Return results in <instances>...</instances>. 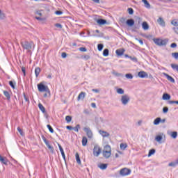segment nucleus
<instances>
[{"instance_id": "de8ad7c7", "label": "nucleus", "mask_w": 178, "mask_h": 178, "mask_svg": "<svg viewBox=\"0 0 178 178\" xmlns=\"http://www.w3.org/2000/svg\"><path fill=\"white\" fill-rule=\"evenodd\" d=\"M113 74H114V76H116L117 77H120L123 76L122 74L118 72H113Z\"/></svg>"}, {"instance_id": "412c9836", "label": "nucleus", "mask_w": 178, "mask_h": 178, "mask_svg": "<svg viewBox=\"0 0 178 178\" xmlns=\"http://www.w3.org/2000/svg\"><path fill=\"white\" fill-rule=\"evenodd\" d=\"M97 23H98V24H100L101 26H102L104 24H106V20H105L104 19H97Z\"/></svg>"}, {"instance_id": "864d4df0", "label": "nucleus", "mask_w": 178, "mask_h": 178, "mask_svg": "<svg viewBox=\"0 0 178 178\" xmlns=\"http://www.w3.org/2000/svg\"><path fill=\"white\" fill-rule=\"evenodd\" d=\"M79 51H81V52H87V49L86 47H80Z\"/></svg>"}, {"instance_id": "c03bdc74", "label": "nucleus", "mask_w": 178, "mask_h": 178, "mask_svg": "<svg viewBox=\"0 0 178 178\" xmlns=\"http://www.w3.org/2000/svg\"><path fill=\"white\" fill-rule=\"evenodd\" d=\"M47 129H49L50 133H54V129L52 128V127L49 124H47Z\"/></svg>"}, {"instance_id": "6ab92c4d", "label": "nucleus", "mask_w": 178, "mask_h": 178, "mask_svg": "<svg viewBox=\"0 0 178 178\" xmlns=\"http://www.w3.org/2000/svg\"><path fill=\"white\" fill-rule=\"evenodd\" d=\"M142 2H143V3L145 5V8H146L147 9H151V4H149L148 1H147V0H142Z\"/></svg>"}, {"instance_id": "bb28decb", "label": "nucleus", "mask_w": 178, "mask_h": 178, "mask_svg": "<svg viewBox=\"0 0 178 178\" xmlns=\"http://www.w3.org/2000/svg\"><path fill=\"white\" fill-rule=\"evenodd\" d=\"M40 73H41V69L38 67L35 69V74L36 77H38V76L40 75Z\"/></svg>"}, {"instance_id": "69168bd1", "label": "nucleus", "mask_w": 178, "mask_h": 178, "mask_svg": "<svg viewBox=\"0 0 178 178\" xmlns=\"http://www.w3.org/2000/svg\"><path fill=\"white\" fill-rule=\"evenodd\" d=\"M35 15H38V16H42V13H41V11H36Z\"/></svg>"}, {"instance_id": "aec40b11", "label": "nucleus", "mask_w": 178, "mask_h": 178, "mask_svg": "<svg viewBox=\"0 0 178 178\" xmlns=\"http://www.w3.org/2000/svg\"><path fill=\"white\" fill-rule=\"evenodd\" d=\"M83 98H86V92H81L79 95H78V101H80V99H83Z\"/></svg>"}, {"instance_id": "bf43d9fd", "label": "nucleus", "mask_w": 178, "mask_h": 178, "mask_svg": "<svg viewBox=\"0 0 178 178\" xmlns=\"http://www.w3.org/2000/svg\"><path fill=\"white\" fill-rule=\"evenodd\" d=\"M136 22H138V23L140 24V23H141V22H142L141 18L140 17H137Z\"/></svg>"}, {"instance_id": "6e6d98bb", "label": "nucleus", "mask_w": 178, "mask_h": 178, "mask_svg": "<svg viewBox=\"0 0 178 178\" xmlns=\"http://www.w3.org/2000/svg\"><path fill=\"white\" fill-rule=\"evenodd\" d=\"M129 59H131V60H133V62H137V58L136 57L129 56Z\"/></svg>"}, {"instance_id": "a878e982", "label": "nucleus", "mask_w": 178, "mask_h": 178, "mask_svg": "<svg viewBox=\"0 0 178 178\" xmlns=\"http://www.w3.org/2000/svg\"><path fill=\"white\" fill-rule=\"evenodd\" d=\"M99 168L100 169H102V170H105V169H106V168H108V164L102 163L99 165Z\"/></svg>"}, {"instance_id": "37998d69", "label": "nucleus", "mask_w": 178, "mask_h": 178, "mask_svg": "<svg viewBox=\"0 0 178 178\" xmlns=\"http://www.w3.org/2000/svg\"><path fill=\"white\" fill-rule=\"evenodd\" d=\"M128 13L129 15H133V13H134V10H133L131 8H128Z\"/></svg>"}, {"instance_id": "09e8293b", "label": "nucleus", "mask_w": 178, "mask_h": 178, "mask_svg": "<svg viewBox=\"0 0 178 178\" xmlns=\"http://www.w3.org/2000/svg\"><path fill=\"white\" fill-rule=\"evenodd\" d=\"M168 103H169L170 105H172V104H177V105H178V101L170 100V101L168 102Z\"/></svg>"}, {"instance_id": "7c9ffc66", "label": "nucleus", "mask_w": 178, "mask_h": 178, "mask_svg": "<svg viewBox=\"0 0 178 178\" xmlns=\"http://www.w3.org/2000/svg\"><path fill=\"white\" fill-rule=\"evenodd\" d=\"M170 99V95L168 94V93H165L163 95V99L164 100H168Z\"/></svg>"}, {"instance_id": "0eeeda50", "label": "nucleus", "mask_w": 178, "mask_h": 178, "mask_svg": "<svg viewBox=\"0 0 178 178\" xmlns=\"http://www.w3.org/2000/svg\"><path fill=\"white\" fill-rule=\"evenodd\" d=\"M83 131L86 134V136L88 138H92L94 134H92V131L88 127H86L83 128Z\"/></svg>"}, {"instance_id": "58836bf2", "label": "nucleus", "mask_w": 178, "mask_h": 178, "mask_svg": "<svg viewBox=\"0 0 178 178\" xmlns=\"http://www.w3.org/2000/svg\"><path fill=\"white\" fill-rule=\"evenodd\" d=\"M127 147V144H126V143L120 144V149H122L123 151H124V149H126Z\"/></svg>"}, {"instance_id": "c756f323", "label": "nucleus", "mask_w": 178, "mask_h": 178, "mask_svg": "<svg viewBox=\"0 0 178 178\" xmlns=\"http://www.w3.org/2000/svg\"><path fill=\"white\" fill-rule=\"evenodd\" d=\"M3 95H5V97H6L8 101H9V99H10V94H9V92L4 90Z\"/></svg>"}, {"instance_id": "680f3d73", "label": "nucleus", "mask_w": 178, "mask_h": 178, "mask_svg": "<svg viewBox=\"0 0 178 178\" xmlns=\"http://www.w3.org/2000/svg\"><path fill=\"white\" fill-rule=\"evenodd\" d=\"M56 27H57L58 29H62V24H55Z\"/></svg>"}, {"instance_id": "c85d7f7f", "label": "nucleus", "mask_w": 178, "mask_h": 178, "mask_svg": "<svg viewBox=\"0 0 178 178\" xmlns=\"http://www.w3.org/2000/svg\"><path fill=\"white\" fill-rule=\"evenodd\" d=\"M9 85L10 86V87H12V88L13 90H15V88H16V82H15L13 81H9Z\"/></svg>"}, {"instance_id": "f257e3e1", "label": "nucleus", "mask_w": 178, "mask_h": 178, "mask_svg": "<svg viewBox=\"0 0 178 178\" xmlns=\"http://www.w3.org/2000/svg\"><path fill=\"white\" fill-rule=\"evenodd\" d=\"M21 45L24 49H26L28 52H30L31 49H33V47H34V42L29 41H22L21 42Z\"/></svg>"}, {"instance_id": "423d86ee", "label": "nucleus", "mask_w": 178, "mask_h": 178, "mask_svg": "<svg viewBox=\"0 0 178 178\" xmlns=\"http://www.w3.org/2000/svg\"><path fill=\"white\" fill-rule=\"evenodd\" d=\"M101 152H102V149L99 147V145H95L93 148L94 156H99V155L101 154Z\"/></svg>"}, {"instance_id": "2f4dec72", "label": "nucleus", "mask_w": 178, "mask_h": 178, "mask_svg": "<svg viewBox=\"0 0 178 178\" xmlns=\"http://www.w3.org/2000/svg\"><path fill=\"white\" fill-rule=\"evenodd\" d=\"M170 136L172 137V138H177V131H172L170 134Z\"/></svg>"}, {"instance_id": "774afa93", "label": "nucleus", "mask_w": 178, "mask_h": 178, "mask_svg": "<svg viewBox=\"0 0 178 178\" xmlns=\"http://www.w3.org/2000/svg\"><path fill=\"white\" fill-rule=\"evenodd\" d=\"M66 129H67V130H73V127H72V126H67V127H66Z\"/></svg>"}, {"instance_id": "6e6552de", "label": "nucleus", "mask_w": 178, "mask_h": 178, "mask_svg": "<svg viewBox=\"0 0 178 178\" xmlns=\"http://www.w3.org/2000/svg\"><path fill=\"white\" fill-rule=\"evenodd\" d=\"M165 140L166 136L163 133H160L155 137V140L157 141V143H159V144L162 143V140Z\"/></svg>"}, {"instance_id": "3c124183", "label": "nucleus", "mask_w": 178, "mask_h": 178, "mask_svg": "<svg viewBox=\"0 0 178 178\" xmlns=\"http://www.w3.org/2000/svg\"><path fill=\"white\" fill-rule=\"evenodd\" d=\"M171 24H172V26H178V22L176 20H172Z\"/></svg>"}, {"instance_id": "13d9d810", "label": "nucleus", "mask_w": 178, "mask_h": 178, "mask_svg": "<svg viewBox=\"0 0 178 178\" xmlns=\"http://www.w3.org/2000/svg\"><path fill=\"white\" fill-rule=\"evenodd\" d=\"M177 47V44H176V43H172L170 44L171 48H176Z\"/></svg>"}, {"instance_id": "c9c22d12", "label": "nucleus", "mask_w": 178, "mask_h": 178, "mask_svg": "<svg viewBox=\"0 0 178 178\" xmlns=\"http://www.w3.org/2000/svg\"><path fill=\"white\" fill-rule=\"evenodd\" d=\"M117 93L120 94V95H123V94H124V90L122 88H118L117 89Z\"/></svg>"}, {"instance_id": "49530a36", "label": "nucleus", "mask_w": 178, "mask_h": 178, "mask_svg": "<svg viewBox=\"0 0 178 178\" xmlns=\"http://www.w3.org/2000/svg\"><path fill=\"white\" fill-rule=\"evenodd\" d=\"M163 113H168V112H169V108L168 107H163Z\"/></svg>"}, {"instance_id": "a18cd8bd", "label": "nucleus", "mask_w": 178, "mask_h": 178, "mask_svg": "<svg viewBox=\"0 0 178 178\" xmlns=\"http://www.w3.org/2000/svg\"><path fill=\"white\" fill-rule=\"evenodd\" d=\"M126 18H121L120 19V23H121L122 24H124V23H126Z\"/></svg>"}, {"instance_id": "9b49d317", "label": "nucleus", "mask_w": 178, "mask_h": 178, "mask_svg": "<svg viewBox=\"0 0 178 178\" xmlns=\"http://www.w3.org/2000/svg\"><path fill=\"white\" fill-rule=\"evenodd\" d=\"M157 23L159 24V26H161V27H165L166 26L165 20H163V18L161 17H159L157 19Z\"/></svg>"}, {"instance_id": "4be33fe9", "label": "nucleus", "mask_w": 178, "mask_h": 178, "mask_svg": "<svg viewBox=\"0 0 178 178\" xmlns=\"http://www.w3.org/2000/svg\"><path fill=\"white\" fill-rule=\"evenodd\" d=\"M87 143H88V139H87V137L83 136L82 138V145L83 147H86L87 145Z\"/></svg>"}, {"instance_id": "4468645a", "label": "nucleus", "mask_w": 178, "mask_h": 178, "mask_svg": "<svg viewBox=\"0 0 178 178\" xmlns=\"http://www.w3.org/2000/svg\"><path fill=\"white\" fill-rule=\"evenodd\" d=\"M163 76H165L167 80H168V81H170V83H175V79H173V77H172L170 75L166 73H163Z\"/></svg>"}, {"instance_id": "4c0bfd02", "label": "nucleus", "mask_w": 178, "mask_h": 178, "mask_svg": "<svg viewBox=\"0 0 178 178\" xmlns=\"http://www.w3.org/2000/svg\"><path fill=\"white\" fill-rule=\"evenodd\" d=\"M171 67L173 70H177V72H178V65L171 64Z\"/></svg>"}, {"instance_id": "9d476101", "label": "nucleus", "mask_w": 178, "mask_h": 178, "mask_svg": "<svg viewBox=\"0 0 178 178\" xmlns=\"http://www.w3.org/2000/svg\"><path fill=\"white\" fill-rule=\"evenodd\" d=\"M44 144L47 145V148H49L51 151V152L54 153V147L51 146V145H49V141H48V140H47V138H45L44 136L42 137Z\"/></svg>"}, {"instance_id": "cd10ccee", "label": "nucleus", "mask_w": 178, "mask_h": 178, "mask_svg": "<svg viewBox=\"0 0 178 178\" xmlns=\"http://www.w3.org/2000/svg\"><path fill=\"white\" fill-rule=\"evenodd\" d=\"M154 124L155 126H158V124H159V123H161V118H157L154 120Z\"/></svg>"}, {"instance_id": "b1692460", "label": "nucleus", "mask_w": 178, "mask_h": 178, "mask_svg": "<svg viewBox=\"0 0 178 178\" xmlns=\"http://www.w3.org/2000/svg\"><path fill=\"white\" fill-rule=\"evenodd\" d=\"M38 108L42 113H45V107L41 103L38 104Z\"/></svg>"}, {"instance_id": "79ce46f5", "label": "nucleus", "mask_w": 178, "mask_h": 178, "mask_svg": "<svg viewBox=\"0 0 178 178\" xmlns=\"http://www.w3.org/2000/svg\"><path fill=\"white\" fill-rule=\"evenodd\" d=\"M125 77L127 79H133V74H125Z\"/></svg>"}, {"instance_id": "4d7b16f0", "label": "nucleus", "mask_w": 178, "mask_h": 178, "mask_svg": "<svg viewBox=\"0 0 178 178\" xmlns=\"http://www.w3.org/2000/svg\"><path fill=\"white\" fill-rule=\"evenodd\" d=\"M136 41H138V42L140 44V45H144V42H143V40H140L138 38H136Z\"/></svg>"}, {"instance_id": "f704fd0d", "label": "nucleus", "mask_w": 178, "mask_h": 178, "mask_svg": "<svg viewBox=\"0 0 178 178\" xmlns=\"http://www.w3.org/2000/svg\"><path fill=\"white\" fill-rule=\"evenodd\" d=\"M72 130H74L76 133H79V130H80V124H76L75 127H73Z\"/></svg>"}, {"instance_id": "e2e57ef3", "label": "nucleus", "mask_w": 178, "mask_h": 178, "mask_svg": "<svg viewBox=\"0 0 178 178\" xmlns=\"http://www.w3.org/2000/svg\"><path fill=\"white\" fill-rule=\"evenodd\" d=\"M62 58H66V56H67V54H66L65 52H63L61 54Z\"/></svg>"}, {"instance_id": "393cba45", "label": "nucleus", "mask_w": 178, "mask_h": 178, "mask_svg": "<svg viewBox=\"0 0 178 178\" xmlns=\"http://www.w3.org/2000/svg\"><path fill=\"white\" fill-rule=\"evenodd\" d=\"M75 156L77 163L79 165H81V160H80V156L79 155V153H76Z\"/></svg>"}, {"instance_id": "473e14b6", "label": "nucleus", "mask_w": 178, "mask_h": 178, "mask_svg": "<svg viewBox=\"0 0 178 178\" xmlns=\"http://www.w3.org/2000/svg\"><path fill=\"white\" fill-rule=\"evenodd\" d=\"M6 16L5 15V13H2V11L0 10V20H3L6 19Z\"/></svg>"}, {"instance_id": "5fc2aeb1", "label": "nucleus", "mask_w": 178, "mask_h": 178, "mask_svg": "<svg viewBox=\"0 0 178 178\" xmlns=\"http://www.w3.org/2000/svg\"><path fill=\"white\" fill-rule=\"evenodd\" d=\"M24 99L26 101V102H28V104L30 103V101L29 100V97H27V96H26L25 94H24Z\"/></svg>"}, {"instance_id": "603ef678", "label": "nucleus", "mask_w": 178, "mask_h": 178, "mask_svg": "<svg viewBox=\"0 0 178 178\" xmlns=\"http://www.w3.org/2000/svg\"><path fill=\"white\" fill-rule=\"evenodd\" d=\"M17 130L19 131V133L21 136H23V130H22V129H20V127H17Z\"/></svg>"}, {"instance_id": "dca6fc26", "label": "nucleus", "mask_w": 178, "mask_h": 178, "mask_svg": "<svg viewBox=\"0 0 178 178\" xmlns=\"http://www.w3.org/2000/svg\"><path fill=\"white\" fill-rule=\"evenodd\" d=\"M99 134L102 136V137H109L110 134L109 133L106 132V131L99 130Z\"/></svg>"}, {"instance_id": "052dcab7", "label": "nucleus", "mask_w": 178, "mask_h": 178, "mask_svg": "<svg viewBox=\"0 0 178 178\" xmlns=\"http://www.w3.org/2000/svg\"><path fill=\"white\" fill-rule=\"evenodd\" d=\"M55 13L58 15H60L63 13V12L60 11V10H57L55 12Z\"/></svg>"}, {"instance_id": "1a4fd4ad", "label": "nucleus", "mask_w": 178, "mask_h": 178, "mask_svg": "<svg viewBox=\"0 0 178 178\" xmlns=\"http://www.w3.org/2000/svg\"><path fill=\"white\" fill-rule=\"evenodd\" d=\"M131 173V170L126 168L121 169L120 171V174L121 175V176H129V175H130Z\"/></svg>"}, {"instance_id": "8fccbe9b", "label": "nucleus", "mask_w": 178, "mask_h": 178, "mask_svg": "<svg viewBox=\"0 0 178 178\" xmlns=\"http://www.w3.org/2000/svg\"><path fill=\"white\" fill-rule=\"evenodd\" d=\"M172 56H173V58H175V59H178V53H172Z\"/></svg>"}, {"instance_id": "39448f33", "label": "nucleus", "mask_w": 178, "mask_h": 178, "mask_svg": "<svg viewBox=\"0 0 178 178\" xmlns=\"http://www.w3.org/2000/svg\"><path fill=\"white\" fill-rule=\"evenodd\" d=\"M120 101L121 104L126 106V105L130 102V96H129V95H122Z\"/></svg>"}, {"instance_id": "7ed1b4c3", "label": "nucleus", "mask_w": 178, "mask_h": 178, "mask_svg": "<svg viewBox=\"0 0 178 178\" xmlns=\"http://www.w3.org/2000/svg\"><path fill=\"white\" fill-rule=\"evenodd\" d=\"M38 89L40 92H47L48 94H51L49 88H48L47 86L44 85V83L42 82L38 84Z\"/></svg>"}, {"instance_id": "5701e85b", "label": "nucleus", "mask_w": 178, "mask_h": 178, "mask_svg": "<svg viewBox=\"0 0 178 178\" xmlns=\"http://www.w3.org/2000/svg\"><path fill=\"white\" fill-rule=\"evenodd\" d=\"M0 162L3 163V165H8V160L3 158L1 155H0Z\"/></svg>"}, {"instance_id": "f3484780", "label": "nucleus", "mask_w": 178, "mask_h": 178, "mask_svg": "<svg viewBox=\"0 0 178 178\" xmlns=\"http://www.w3.org/2000/svg\"><path fill=\"white\" fill-rule=\"evenodd\" d=\"M142 29H143L145 31L149 30V25L147 22H143L142 23Z\"/></svg>"}, {"instance_id": "e433bc0d", "label": "nucleus", "mask_w": 178, "mask_h": 178, "mask_svg": "<svg viewBox=\"0 0 178 178\" xmlns=\"http://www.w3.org/2000/svg\"><path fill=\"white\" fill-rule=\"evenodd\" d=\"M65 120H66L67 123H70V122H72V116L67 115L65 117Z\"/></svg>"}, {"instance_id": "72a5a7b5", "label": "nucleus", "mask_w": 178, "mask_h": 178, "mask_svg": "<svg viewBox=\"0 0 178 178\" xmlns=\"http://www.w3.org/2000/svg\"><path fill=\"white\" fill-rule=\"evenodd\" d=\"M108 55H109V49H105L103 51V56H108Z\"/></svg>"}, {"instance_id": "20e7f679", "label": "nucleus", "mask_w": 178, "mask_h": 178, "mask_svg": "<svg viewBox=\"0 0 178 178\" xmlns=\"http://www.w3.org/2000/svg\"><path fill=\"white\" fill-rule=\"evenodd\" d=\"M154 44L156 45H158L159 47H165L166 44H168V42L169 41L168 39H160V38H155L153 40Z\"/></svg>"}, {"instance_id": "338daca9", "label": "nucleus", "mask_w": 178, "mask_h": 178, "mask_svg": "<svg viewBox=\"0 0 178 178\" xmlns=\"http://www.w3.org/2000/svg\"><path fill=\"white\" fill-rule=\"evenodd\" d=\"M173 30H174L175 33H176V34H178V28L177 27H174Z\"/></svg>"}, {"instance_id": "ea45409f", "label": "nucleus", "mask_w": 178, "mask_h": 178, "mask_svg": "<svg viewBox=\"0 0 178 178\" xmlns=\"http://www.w3.org/2000/svg\"><path fill=\"white\" fill-rule=\"evenodd\" d=\"M155 154V149H152L149 151L148 156H151Z\"/></svg>"}, {"instance_id": "a211bd4d", "label": "nucleus", "mask_w": 178, "mask_h": 178, "mask_svg": "<svg viewBox=\"0 0 178 178\" xmlns=\"http://www.w3.org/2000/svg\"><path fill=\"white\" fill-rule=\"evenodd\" d=\"M126 23L127 26H129V27H133V26H134V19H127Z\"/></svg>"}, {"instance_id": "f8f14e48", "label": "nucleus", "mask_w": 178, "mask_h": 178, "mask_svg": "<svg viewBox=\"0 0 178 178\" xmlns=\"http://www.w3.org/2000/svg\"><path fill=\"white\" fill-rule=\"evenodd\" d=\"M138 77H140V79H145V77H148V74L144 71H140L138 73Z\"/></svg>"}, {"instance_id": "2eb2a0df", "label": "nucleus", "mask_w": 178, "mask_h": 178, "mask_svg": "<svg viewBox=\"0 0 178 178\" xmlns=\"http://www.w3.org/2000/svg\"><path fill=\"white\" fill-rule=\"evenodd\" d=\"M58 148L60 149V152H61V155H62L64 161H66V156L65 155V152L63 151V148L62 147V145H60V144H58Z\"/></svg>"}, {"instance_id": "f03ea898", "label": "nucleus", "mask_w": 178, "mask_h": 178, "mask_svg": "<svg viewBox=\"0 0 178 178\" xmlns=\"http://www.w3.org/2000/svg\"><path fill=\"white\" fill-rule=\"evenodd\" d=\"M111 155H112V148L109 145H106L103 150V156L108 159V158H111Z\"/></svg>"}, {"instance_id": "a19ab883", "label": "nucleus", "mask_w": 178, "mask_h": 178, "mask_svg": "<svg viewBox=\"0 0 178 178\" xmlns=\"http://www.w3.org/2000/svg\"><path fill=\"white\" fill-rule=\"evenodd\" d=\"M97 49H98V51H102V49H104V44H99L97 45Z\"/></svg>"}, {"instance_id": "0e129e2a", "label": "nucleus", "mask_w": 178, "mask_h": 178, "mask_svg": "<svg viewBox=\"0 0 178 178\" xmlns=\"http://www.w3.org/2000/svg\"><path fill=\"white\" fill-rule=\"evenodd\" d=\"M83 59H86V60H88V59H90V56L89 55H85L83 56Z\"/></svg>"}, {"instance_id": "ddd939ff", "label": "nucleus", "mask_w": 178, "mask_h": 178, "mask_svg": "<svg viewBox=\"0 0 178 178\" xmlns=\"http://www.w3.org/2000/svg\"><path fill=\"white\" fill-rule=\"evenodd\" d=\"M125 51L126 50L124 49H118L115 51V54L118 56H122V55H123V54H124Z\"/></svg>"}]
</instances>
